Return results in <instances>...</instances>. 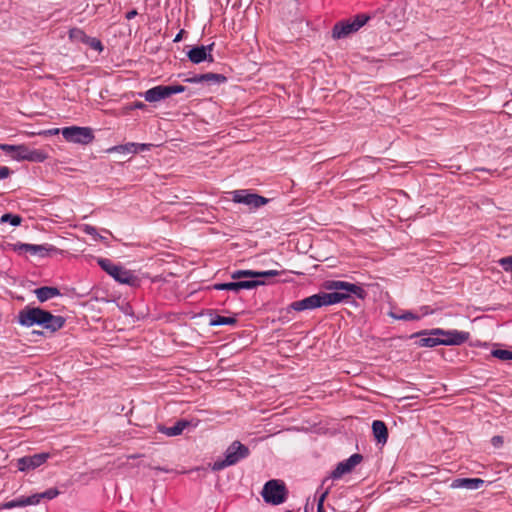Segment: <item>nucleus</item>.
<instances>
[{
	"instance_id": "nucleus-1",
	"label": "nucleus",
	"mask_w": 512,
	"mask_h": 512,
	"mask_svg": "<svg viewBox=\"0 0 512 512\" xmlns=\"http://www.w3.org/2000/svg\"><path fill=\"white\" fill-rule=\"evenodd\" d=\"M325 288L330 292H320L304 299L294 301L289 305V309L298 312L313 310L324 306L349 302L352 296H356L359 299L365 296V291L361 286L346 281H327L325 282Z\"/></svg>"
},
{
	"instance_id": "nucleus-2",
	"label": "nucleus",
	"mask_w": 512,
	"mask_h": 512,
	"mask_svg": "<svg viewBox=\"0 0 512 512\" xmlns=\"http://www.w3.org/2000/svg\"><path fill=\"white\" fill-rule=\"evenodd\" d=\"M65 321L63 316L53 315L39 307L26 306L17 315V322L21 326L32 327L38 325L52 333L60 330L64 326Z\"/></svg>"
},
{
	"instance_id": "nucleus-3",
	"label": "nucleus",
	"mask_w": 512,
	"mask_h": 512,
	"mask_svg": "<svg viewBox=\"0 0 512 512\" xmlns=\"http://www.w3.org/2000/svg\"><path fill=\"white\" fill-rule=\"evenodd\" d=\"M250 455L249 448L240 441H233L225 450L224 458L217 459L210 467L213 471H221L227 467L236 465Z\"/></svg>"
},
{
	"instance_id": "nucleus-4",
	"label": "nucleus",
	"mask_w": 512,
	"mask_h": 512,
	"mask_svg": "<svg viewBox=\"0 0 512 512\" xmlns=\"http://www.w3.org/2000/svg\"><path fill=\"white\" fill-rule=\"evenodd\" d=\"M0 149L9 154L12 159L17 161H31V162H44L48 155L38 149H30L26 145H10V144H2L0 145Z\"/></svg>"
},
{
	"instance_id": "nucleus-5",
	"label": "nucleus",
	"mask_w": 512,
	"mask_h": 512,
	"mask_svg": "<svg viewBox=\"0 0 512 512\" xmlns=\"http://www.w3.org/2000/svg\"><path fill=\"white\" fill-rule=\"evenodd\" d=\"M370 19L367 14H358L351 19L337 22L332 29L334 39L345 38L362 28Z\"/></svg>"
},
{
	"instance_id": "nucleus-6",
	"label": "nucleus",
	"mask_w": 512,
	"mask_h": 512,
	"mask_svg": "<svg viewBox=\"0 0 512 512\" xmlns=\"http://www.w3.org/2000/svg\"><path fill=\"white\" fill-rule=\"evenodd\" d=\"M63 138L70 143L87 145L94 139L93 130L90 127L69 126L61 128Z\"/></svg>"
},
{
	"instance_id": "nucleus-7",
	"label": "nucleus",
	"mask_w": 512,
	"mask_h": 512,
	"mask_svg": "<svg viewBox=\"0 0 512 512\" xmlns=\"http://www.w3.org/2000/svg\"><path fill=\"white\" fill-rule=\"evenodd\" d=\"M261 494L266 503L279 505L285 501L287 491L284 483L281 481L269 480L265 483Z\"/></svg>"
},
{
	"instance_id": "nucleus-8",
	"label": "nucleus",
	"mask_w": 512,
	"mask_h": 512,
	"mask_svg": "<svg viewBox=\"0 0 512 512\" xmlns=\"http://www.w3.org/2000/svg\"><path fill=\"white\" fill-rule=\"evenodd\" d=\"M185 89L186 88L182 85H158L145 91L143 97L147 102L154 103L166 99L174 94L182 93Z\"/></svg>"
},
{
	"instance_id": "nucleus-9",
	"label": "nucleus",
	"mask_w": 512,
	"mask_h": 512,
	"mask_svg": "<svg viewBox=\"0 0 512 512\" xmlns=\"http://www.w3.org/2000/svg\"><path fill=\"white\" fill-rule=\"evenodd\" d=\"M433 335H438L440 337L441 344L446 346L461 345L470 337V334L465 331L444 330L441 328H434Z\"/></svg>"
},
{
	"instance_id": "nucleus-10",
	"label": "nucleus",
	"mask_w": 512,
	"mask_h": 512,
	"mask_svg": "<svg viewBox=\"0 0 512 512\" xmlns=\"http://www.w3.org/2000/svg\"><path fill=\"white\" fill-rule=\"evenodd\" d=\"M233 201L249 206L250 208H259L268 203V199L258 194L249 193L247 190H235L232 192Z\"/></svg>"
},
{
	"instance_id": "nucleus-11",
	"label": "nucleus",
	"mask_w": 512,
	"mask_h": 512,
	"mask_svg": "<svg viewBox=\"0 0 512 512\" xmlns=\"http://www.w3.org/2000/svg\"><path fill=\"white\" fill-rule=\"evenodd\" d=\"M14 250L19 253H29L43 258L46 257L49 252L54 251L55 248L49 244L16 243Z\"/></svg>"
},
{
	"instance_id": "nucleus-12",
	"label": "nucleus",
	"mask_w": 512,
	"mask_h": 512,
	"mask_svg": "<svg viewBox=\"0 0 512 512\" xmlns=\"http://www.w3.org/2000/svg\"><path fill=\"white\" fill-rule=\"evenodd\" d=\"M362 459L363 457L361 454L355 453L348 459L339 462L335 469L331 472L330 478L339 479L343 475L350 473L354 467L362 461Z\"/></svg>"
},
{
	"instance_id": "nucleus-13",
	"label": "nucleus",
	"mask_w": 512,
	"mask_h": 512,
	"mask_svg": "<svg viewBox=\"0 0 512 512\" xmlns=\"http://www.w3.org/2000/svg\"><path fill=\"white\" fill-rule=\"evenodd\" d=\"M213 47L214 43L193 47L187 52V57L194 64H199L203 61L213 62L214 59L211 54Z\"/></svg>"
},
{
	"instance_id": "nucleus-14",
	"label": "nucleus",
	"mask_w": 512,
	"mask_h": 512,
	"mask_svg": "<svg viewBox=\"0 0 512 512\" xmlns=\"http://www.w3.org/2000/svg\"><path fill=\"white\" fill-rule=\"evenodd\" d=\"M50 457L49 453H38L30 456H24L17 461V467L20 471L35 469L44 464Z\"/></svg>"
},
{
	"instance_id": "nucleus-15",
	"label": "nucleus",
	"mask_w": 512,
	"mask_h": 512,
	"mask_svg": "<svg viewBox=\"0 0 512 512\" xmlns=\"http://www.w3.org/2000/svg\"><path fill=\"white\" fill-rule=\"evenodd\" d=\"M278 270L254 271V270H236L231 273L232 279L240 278H268L280 275Z\"/></svg>"
},
{
	"instance_id": "nucleus-16",
	"label": "nucleus",
	"mask_w": 512,
	"mask_h": 512,
	"mask_svg": "<svg viewBox=\"0 0 512 512\" xmlns=\"http://www.w3.org/2000/svg\"><path fill=\"white\" fill-rule=\"evenodd\" d=\"M115 271L111 276L115 281L129 286H137L139 284V278L123 266L118 265Z\"/></svg>"
},
{
	"instance_id": "nucleus-17",
	"label": "nucleus",
	"mask_w": 512,
	"mask_h": 512,
	"mask_svg": "<svg viewBox=\"0 0 512 512\" xmlns=\"http://www.w3.org/2000/svg\"><path fill=\"white\" fill-rule=\"evenodd\" d=\"M434 329L429 331H422L419 333H415L412 337H420L418 341V345L420 347H435L441 344L440 337L438 335H433Z\"/></svg>"
},
{
	"instance_id": "nucleus-18",
	"label": "nucleus",
	"mask_w": 512,
	"mask_h": 512,
	"mask_svg": "<svg viewBox=\"0 0 512 512\" xmlns=\"http://www.w3.org/2000/svg\"><path fill=\"white\" fill-rule=\"evenodd\" d=\"M484 484V480L480 478H457L451 483V488H464L468 490H477Z\"/></svg>"
},
{
	"instance_id": "nucleus-19",
	"label": "nucleus",
	"mask_w": 512,
	"mask_h": 512,
	"mask_svg": "<svg viewBox=\"0 0 512 512\" xmlns=\"http://www.w3.org/2000/svg\"><path fill=\"white\" fill-rule=\"evenodd\" d=\"M373 435L379 444H385L388 439V430L385 423L381 420H374L372 423Z\"/></svg>"
},
{
	"instance_id": "nucleus-20",
	"label": "nucleus",
	"mask_w": 512,
	"mask_h": 512,
	"mask_svg": "<svg viewBox=\"0 0 512 512\" xmlns=\"http://www.w3.org/2000/svg\"><path fill=\"white\" fill-rule=\"evenodd\" d=\"M34 293L40 302H45L60 295L58 288L49 286L37 288L35 289Z\"/></svg>"
},
{
	"instance_id": "nucleus-21",
	"label": "nucleus",
	"mask_w": 512,
	"mask_h": 512,
	"mask_svg": "<svg viewBox=\"0 0 512 512\" xmlns=\"http://www.w3.org/2000/svg\"><path fill=\"white\" fill-rule=\"evenodd\" d=\"M187 426H188L187 421L179 420L171 427L159 426V431L169 437H173V436L180 435Z\"/></svg>"
},
{
	"instance_id": "nucleus-22",
	"label": "nucleus",
	"mask_w": 512,
	"mask_h": 512,
	"mask_svg": "<svg viewBox=\"0 0 512 512\" xmlns=\"http://www.w3.org/2000/svg\"><path fill=\"white\" fill-rule=\"evenodd\" d=\"M107 153L135 154L136 145L133 142L116 145L107 149Z\"/></svg>"
},
{
	"instance_id": "nucleus-23",
	"label": "nucleus",
	"mask_w": 512,
	"mask_h": 512,
	"mask_svg": "<svg viewBox=\"0 0 512 512\" xmlns=\"http://www.w3.org/2000/svg\"><path fill=\"white\" fill-rule=\"evenodd\" d=\"M242 278L240 279H235L237 281V284H238V289H239V292L241 290H252L260 285H264L265 282L262 281V280H258V279H255V278H252L250 280H241Z\"/></svg>"
},
{
	"instance_id": "nucleus-24",
	"label": "nucleus",
	"mask_w": 512,
	"mask_h": 512,
	"mask_svg": "<svg viewBox=\"0 0 512 512\" xmlns=\"http://www.w3.org/2000/svg\"><path fill=\"white\" fill-rule=\"evenodd\" d=\"M237 319L235 317H226L220 315L211 316L209 324L211 326L234 325Z\"/></svg>"
},
{
	"instance_id": "nucleus-25",
	"label": "nucleus",
	"mask_w": 512,
	"mask_h": 512,
	"mask_svg": "<svg viewBox=\"0 0 512 512\" xmlns=\"http://www.w3.org/2000/svg\"><path fill=\"white\" fill-rule=\"evenodd\" d=\"M98 265L110 276L113 275L115 269L117 268V264H114L111 260L107 258H98L97 259Z\"/></svg>"
},
{
	"instance_id": "nucleus-26",
	"label": "nucleus",
	"mask_w": 512,
	"mask_h": 512,
	"mask_svg": "<svg viewBox=\"0 0 512 512\" xmlns=\"http://www.w3.org/2000/svg\"><path fill=\"white\" fill-rule=\"evenodd\" d=\"M391 318L395 320H405V321H412V320H419L420 316L411 312V311H405L401 314L395 313V312H389L388 314Z\"/></svg>"
},
{
	"instance_id": "nucleus-27",
	"label": "nucleus",
	"mask_w": 512,
	"mask_h": 512,
	"mask_svg": "<svg viewBox=\"0 0 512 512\" xmlns=\"http://www.w3.org/2000/svg\"><path fill=\"white\" fill-rule=\"evenodd\" d=\"M213 288L215 290L231 291L234 294H238L239 293L238 284H237L236 280H234L232 282L216 283V284L213 285Z\"/></svg>"
},
{
	"instance_id": "nucleus-28",
	"label": "nucleus",
	"mask_w": 512,
	"mask_h": 512,
	"mask_svg": "<svg viewBox=\"0 0 512 512\" xmlns=\"http://www.w3.org/2000/svg\"><path fill=\"white\" fill-rule=\"evenodd\" d=\"M226 80H227V78L222 74H217V73L203 74V82L220 84V83L226 82Z\"/></svg>"
},
{
	"instance_id": "nucleus-29",
	"label": "nucleus",
	"mask_w": 512,
	"mask_h": 512,
	"mask_svg": "<svg viewBox=\"0 0 512 512\" xmlns=\"http://www.w3.org/2000/svg\"><path fill=\"white\" fill-rule=\"evenodd\" d=\"M69 38L74 42L85 43L87 39V35L85 32L79 28H73L69 31Z\"/></svg>"
},
{
	"instance_id": "nucleus-30",
	"label": "nucleus",
	"mask_w": 512,
	"mask_h": 512,
	"mask_svg": "<svg viewBox=\"0 0 512 512\" xmlns=\"http://www.w3.org/2000/svg\"><path fill=\"white\" fill-rule=\"evenodd\" d=\"M18 507H25L24 497H20L17 499H13L7 502H4L0 505V509H13Z\"/></svg>"
},
{
	"instance_id": "nucleus-31",
	"label": "nucleus",
	"mask_w": 512,
	"mask_h": 512,
	"mask_svg": "<svg viewBox=\"0 0 512 512\" xmlns=\"http://www.w3.org/2000/svg\"><path fill=\"white\" fill-rule=\"evenodd\" d=\"M491 355L503 361L512 360V351L505 349L492 350Z\"/></svg>"
},
{
	"instance_id": "nucleus-32",
	"label": "nucleus",
	"mask_w": 512,
	"mask_h": 512,
	"mask_svg": "<svg viewBox=\"0 0 512 512\" xmlns=\"http://www.w3.org/2000/svg\"><path fill=\"white\" fill-rule=\"evenodd\" d=\"M22 221V218L19 215L7 213L2 215L1 222L3 223H10L12 226H18L20 225Z\"/></svg>"
},
{
	"instance_id": "nucleus-33",
	"label": "nucleus",
	"mask_w": 512,
	"mask_h": 512,
	"mask_svg": "<svg viewBox=\"0 0 512 512\" xmlns=\"http://www.w3.org/2000/svg\"><path fill=\"white\" fill-rule=\"evenodd\" d=\"M85 44H87L92 49L101 52L103 50L102 43L99 39L94 37L87 36V39L85 41Z\"/></svg>"
},
{
	"instance_id": "nucleus-34",
	"label": "nucleus",
	"mask_w": 512,
	"mask_h": 512,
	"mask_svg": "<svg viewBox=\"0 0 512 512\" xmlns=\"http://www.w3.org/2000/svg\"><path fill=\"white\" fill-rule=\"evenodd\" d=\"M498 263L506 272L512 273V255L499 259Z\"/></svg>"
},
{
	"instance_id": "nucleus-35",
	"label": "nucleus",
	"mask_w": 512,
	"mask_h": 512,
	"mask_svg": "<svg viewBox=\"0 0 512 512\" xmlns=\"http://www.w3.org/2000/svg\"><path fill=\"white\" fill-rule=\"evenodd\" d=\"M41 499V493H36L31 496L24 497L25 506L37 505Z\"/></svg>"
},
{
	"instance_id": "nucleus-36",
	"label": "nucleus",
	"mask_w": 512,
	"mask_h": 512,
	"mask_svg": "<svg viewBox=\"0 0 512 512\" xmlns=\"http://www.w3.org/2000/svg\"><path fill=\"white\" fill-rule=\"evenodd\" d=\"M328 494H329V489H326L319 496L318 501H317V512H326V510L324 508V501Z\"/></svg>"
},
{
	"instance_id": "nucleus-37",
	"label": "nucleus",
	"mask_w": 512,
	"mask_h": 512,
	"mask_svg": "<svg viewBox=\"0 0 512 512\" xmlns=\"http://www.w3.org/2000/svg\"><path fill=\"white\" fill-rule=\"evenodd\" d=\"M59 495V491L56 488H50L41 493L42 499L52 500Z\"/></svg>"
},
{
	"instance_id": "nucleus-38",
	"label": "nucleus",
	"mask_w": 512,
	"mask_h": 512,
	"mask_svg": "<svg viewBox=\"0 0 512 512\" xmlns=\"http://www.w3.org/2000/svg\"><path fill=\"white\" fill-rule=\"evenodd\" d=\"M83 232L92 236L94 239L97 237H100V234L97 232V229L94 226L89 225V224H85L83 226Z\"/></svg>"
},
{
	"instance_id": "nucleus-39",
	"label": "nucleus",
	"mask_w": 512,
	"mask_h": 512,
	"mask_svg": "<svg viewBox=\"0 0 512 512\" xmlns=\"http://www.w3.org/2000/svg\"><path fill=\"white\" fill-rule=\"evenodd\" d=\"M59 133H61L60 128H51V129L43 130V131L39 132L38 134L44 135V136H53V135H57Z\"/></svg>"
},
{
	"instance_id": "nucleus-40",
	"label": "nucleus",
	"mask_w": 512,
	"mask_h": 512,
	"mask_svg": "<svg viewBox=\"0 0 512 512\" xmlns=\"http://www.w3.org/2000/svg\"><path fill=\"white\" fill-rule=\"evenodd\" d=\"M136 145V153L142 152V151H148L153 146L152 144L147 143H135Z\"/></svg>"
},
{
	"instance_id": "nucleus-41",
	"label": "nucleus",
	"mask_w": 512,
	"mask_h": 512,
	"mask_svg": "<svg viewBox=\"0 0 512 512\" xmlns=\"http://www.w3.org/2000/svg\"><path fill=\"white\" fill-rule=\"evenodd\" d=\"M188 83H203V74H196L190 78L185 79Z\"/></svg>"
},
{
	"instance_id": "nucleus-42",
	"label": "nucleus",
	"mask_w": 512,
	"mask_h": 512,
	"mask_svg": "<svg viewBox=\"0 0 512 512\" xmlns=\"http://www.w3.org/2000/svg\"><path fill=\"white\" fill-rule=\"evenodd\" d=\"M10 174V169L6 166H1L0 167V180L2 179H5L9 176Z\"/></svg>"
},
{
	"instance_id": "nucleus-43",
	"label": "nucleus",
	"mask_w": 512,
	"mask_h": 512,
	"mask_svg": "<svg viewBox=\"0 0 512 512\" xmlns=\"http://www.w3.org/2000/svg\"><path fill=\"white\" fill-rule=\"evenodd\" d=\"M502 438L500 436H494L492 438V443L494 446H499L500 444H502Z\"/></svg>"
},
{
	"instance_id": "nucleus-44",
	"label": "nucleus",
	"mask_w": 512,
	"mask_h": 512,
	"mask_svg": "<svg viewBox=\"0 0 512 512\" xmlns=\"http://www.w3.org/2000/svg\"><path fill=\"white\" fill-rule=\"evenodd\" d=\"M137 15L136 10H131L126 14V19L131 20Z\"/></svg>"
},
{
	"instance_id": "nucleus-45",
	"label": "nucleus",
	"mask_w": 512,
	"mask_h": 512,
	"mask_svg": "<svg viewBox=\"0 0 512 512\" xmlns=\"http://www.w3.org/2000/svg\"><path fill=\"white\" fill-rule=\"evenodd\" d=\"M183 30H181L174 38V42H179L182 39Z\"/></svg>"
},
{
	"instance_id": "nucleus-46",
	"label": "nucleus",
	"mask_w": 512,
	"mask_h": 512,
	"mask_svg": "<svg viewBox=\"0 0 512 512\" xmlns=\"http://www.w3.org/2000/svg\"><path fill=\"white\" fill-rule=\"evenodd\" d=\"M95 240L104 241V240H105V238H104L103 236H101V235H100V237L95 238Z\"/></svg>"
},
{
	"instance_id": "nucleus-47",
	"label": "nucleus",
	"mask_w": 512,
	"mask_h": 512,
	"mask_svg": "<svg viewBox=\"0 0 512 512\" xmlns=\"http://www.w3.org/2000/svg\"><path fill=\"white\" fill-rule=\"evenodd\" d=\"M143 106H144L143 103H139V104L136 105V107H138V108H141Z\"/></svg>"
},
{
	"instance_id": "nucleus-48",
	"label": "nucleus",
	"mask_w": 512,
	"mask_h": 512,
	"mask_svg": "<svg viewBox=\"0 0 512 512\" xmlns=\"http://www.w3.org/2000/svg\"><path fill=\"white\" fill-rule=\"evenodd\" d=\"M286 512H292V511L288 510V511H286Z\"/></svg>"
}]
</instances>
